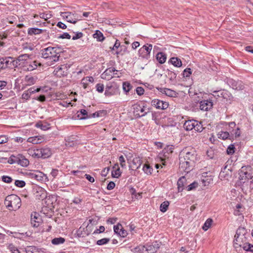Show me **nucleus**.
I'll return each instance as SVG.
<instances>
[{"label": "nucleus", "mask_w": 253, "mask_h": 253, "mask_svg": "<svg viewBox=\"0 0 253 253\" xmlns=\"http://www.w3.org/2000/svg\"><path fill=\"white\" fill-rule=\"evenodd\" d=\"M169 205V202L168 201L163 202L160 207V211L162 212H165L168 210Z\"/></svg>", "instance_id": "35"}, {"label": "nucleus", "mask_w": 253, "mask_h": 253, "mask_svg": "<svg viewBox=\"0 0 253 253\" xmlns=\"http://www.w3.org/2000/svg\"><path fill=\"white\" fill-rule=\"evenodd\" d=\"M242 247L246 251H249L253 253V245L249 243L248 242L244 244Z\"/></svg>", "instance_id": "44"}, {"label": "nucleus", "mask_w": 253, "mask_h": 253, "mask_svg": "<svg viewBox=\"0 0 253 253\" xmlns=\"http://www.w3.org/2000/svg\"><path fill=\"white\" fill-rule=\"evenodd\" d=\"M219 96H221L223 97L224 99H225L227 101H229L230 103L233 101V97L232 96L231 93H230L227 90H223L220 94V95H218Z\"/></svg>", "instance_id": "22"}, {"label": "nucleus", "mask_w": 253, "mask_h": 253, "mask_svg": "<svg viewBox=\"0 0 253 253\" xmlns=\"http://www.w3.org/2000/svg\"><path fill=\"white\" fill-rule=\"evenodd\" d=\"M161 242L159 241H155L150 245H146V246H143V248H146V251L148 253H154L156 252L160 248Z\"/></svg>", "instance_id": "8"}, {"label": "nucleus", "mask_w": 253, "mask_h": 253, "mask_svg": "<svg viewBox=\"0 0 253 253\" xmlns=\"http://www.w3.org/2000/svg\"><path fill=\"white\" fill-rule=\"evenodd\" d=\"M152 49V45L151 44H147L146 45H143V49L145 50L146 52L147 53V54L145 58H148L149 54L150 53V52ZM143 58H144V56H143Z\"/></svg>", "instance_id": "40"}, {"label": "nucleus", "mask_w": 253, "mask_h": 253, "mask_svg": "<svg viewBox=\"0 0 253 253\" xmlns=\"http://www.w3.org/2000/svg\"><path fill=\"white\" fill-rule=\"evenodd\" d=\"M15 62V61L13 60V58L11 57L1 58H0V69H5L11 64L14 65Z\"/></svg>", "instance_id": "9"}, {"label": "nucleus", "mask_w": 253, "mask_h": 253, "mask_svg": "<svg viewBox=\"0 0 253 253\" xmlns=\"http://www.w3.org/2000/svg\"><path fill=\"white\" fill-rule=\"evenodd\" d=\"M218 138H221L223 140H225L228 138H231V135L227 131H221L218 134Z\"/></svg>", "instance_id": "42"}, {"label": "nucleus", "mask_w": 253, "mask_h": 253, "mask_svg": "<svg viewBox=\"0 0 253 253\" xmlns=\"http://www.w3.org/2000/svg\"><path fill=\"white\" fill-rule=\"evenodd\" d=\"M227 153L228 155H232L235 152V147L234 145H230L227 149Z\"/></svg>", "instance_id": "56"}, {"label": "nucleus", "mask_w": 253, "mask_h": 253, "mask_svg": "<svg viewBox=\"0 0 253 253\" xmlns=\"http://www.w3.org/2000/svg\"><path fill=\"white\" fill-rule=\"evenodd\" d=\"M174 149V146L168 145L166 146L164 149V156L168 157V155L172 153Z\"/></svg>", "instance_id": "34"}, {"label": "nucleus", "mask_w": 253, "mask_h": 253, "mask_svg": "<svg viewBox=\"0 0 253 253\" xmlns=\"http://www.w3.org/2000/svg\"><path fill=\"white\" fill-rule=\"evenodd\" d=\"M207 157H209L210 159H214L215 158V152L211 148L208 149L207 151Z\"/></svg>", "instance_id": "49"}, {"label": "nucleus", "mask_w": 253, "mask_h": 253, "mask_svg": "<svg viewBox=\"0 0 253 253\" xmlns=\"http://www.w3.org/2000/svg\"><path fill=\"white\" fill-rule=\"evenodd\" d=\"M133 114L136 118L141 117L142 116V107L139 104H135L133 107Z\"/></svg>", "instance_id": "21"}, {"label": "nucleus", "mask_w": 253, "mask_h": 253, "mask_svg": "<svg viewBox=\"0 0 253 253\" xmlns=\"http://www.w3.org/2000/svg\"><path fill=\"white\" fill-rule=\"evenodd\" d=\"M142 164V161L139 157H135L133 158L132 163L130 165V167L133 170L138 169Z\"/></svg>", "instance_id": "19"}, {"label": "nucleus", "mask_w": 253, "mask_h": 253, "mask_svg": "<svg viewBox=\"0 0 253 253\" xmlns=\"http://www.w3.org/2000/svg\"><path fill=\"white\" fill-rule=\"evenodd\" d=\"M77 117L80 120H85L90 118L89 115H88L87 112L84 109H81L77 112Z\"/></svg>", "instance_id": "23"}, {"label": "nucleus", "mask_w": 253, "mask_h": 253, "mask_svg": "<svg viewBox=\"0 0 253 253\" xmlns=\"http://www.w3.org/2000/svg\"><path fill=\"white\" fill-rule=\"evenodd\" d=\"M41 218L37 212L32 213L31 215V223L33 227H37L39 226Z\"/></svg>", "instance_id": "15"}, {"label": "nucleus", "mask_w": 253, "mask_h": 253, "mask_svg": "<svg viewBox=\"0 0 253 253\" xmlns=\"http://www.w3.org/2000/svg\"><path fill=\"white\" fill-rule=\"evenodd\" d=\"M198 186V183L194 181L193 183L189 184L187 187V191H191L197 187Z\"/></svg>", "instance_id": "53"}, {"label": "nucleus", "mask_w": 253, "mask_h": 253, "mask_svg": "<svg viewBox=\"0 0 253 253\" xmlns=\"http://www.w3.org/2000/svg\"><path fill=\"white\" fill-rule=\"evenodd\" d=\"M227 83L234 89L242 90L245 89V84L241 81H235L231 79L228 80Z\"/></svg>", "instance_id": "7"}, {"label": "nucleus", "mask_w": 253, "mask_h": 253, "mask_svg": "<svg viewBox=\"0 0 253 253\" xmlns=\"http://www.w3.org/2000/svg\"><path fill=\"white\" fill-rule=\"evenodd\" d=\"M36 126L41 128L42 130H46L49 128V124L48 123L42 124L38 123L36 125Z\"/></svg>", "instance_id": "46"}, {"label": "nucleus", "mask_w": 253, "mask_h": 253, "mask_svg": "<svg viewBox=\"0 0 253 253\" xmlns=\"http://www.w3.org/2000/svg\"><path fill=\"white\" fill-rule=\"evenodd\" d=\"M132 87L131 84L128 82H125L123 84V89L126 93L128 92L132 88Z\"/></svg>", "instance_id": "37"}, {"label": "nucleus", "mask_w": 253, "mask_h": 253, "mask_svg": "<svg viewBox=\"0 0 253 253\" xmlns=\"http://www.w3.org/2000/svg\"><path fill=\"white\" fill-rule=\"evenodd\" d=\"M253 174V169L250 166L242 167L239 172L240 179L246 180L250 179Z\"/></svg>", "instance_id": "5"}, {"label": "nucleus", "mask_w": 253, "mask_h": 253, "mask_svg": "<svg viewBox=\"0 0 253 253\" xmlns=\"http://www.w3.org/2000/svg\"><path fill=\"white\" fill-rule=\"evenodd\" d=\"M28 153L30 156H32L33 157L40 158V153L38 149H29L28 150Z\"/></svg>", "instance_id": "39"}, {"label": "nucleus", "mask_w": 253, "mask_h": 253, "mask_svg": "<svg viewBox=\"0 0 253 253\" xmlns=\"http://www.w3.org/2000/svg\"><path fill=\"white\" fill-rule=\"evenodd\" d=\"M160 92L162 93L171 97H175L178 94V93L174 90L167 88H160Z\"/></svg>", "instance_id": "17"}, {"label": "nucleus", "mask_w": 253, "mask_h": 253, "mask_svg": "<svg viewBox=\"0 0 253 253\" xmlns=\"http://www.w3.org/2000/svg\"><path fill=\"white\" fill-rule=\"evenodd\" d=\"M250 234L247 233V229L243 227H239L234 236V245L235 248L238 246L241 247L248 242Z\"/></svg>", "instance_id": "3"}, {"label": "nucleus", "mask_w": 253, "mask_h": 253, "mask_svg": "<svg viewBox=\"0 0 253 253\" xmlns=\"http://www.w3.org/2000/svg\"><path fill=\"white\" fill-rule=\"evenodd\" d=\"M195 120H190L186 121L183 125V127L187 131L192 130L195 127Z\"/></svg>", "instance_id": "18"}, {"label": "nucleus", "mask_w": 253, "mask_h": 253, "mask_svg": "<svg viewBox=\"0 0 253 253\" xmlns=\"http://www.w3.org/2000/svg\"><path fill=\"white\" fill-rule=\"evenodd\" d=\"M169 62L176 67H180L182 65L181 60L178 57H171Z\"/></svg>", "instance_id": "26"}, {"label": "nucleus", "mask_w": 253, "mask_h": 253, "mask_svg": "<svg viewBox=\"0 0 253 253\" xmlns=\"http://www.w3.org/2000/svg\"><path fill=\"white\" fill-rule=\"evenodd\" d=\"M119 93V87L116 84H111L106 86L104 93L106 96H110L112 95H117Z\"/></svg>", "instance_id": "6"}, {"label": "nucleus", "mask_w": 253, "mask_h": 253, "mask_svg": "<svg viewBox=\"0 0 253 253\" xmlns=\"http://www.w3.org/2000/svg\"><path fill=\"white\" fill-rule=\"evenodd\" d=\"M212 222V220L211 218H208L204 224V225L202 227V229L204 231L208 230V229L211 226Z\"/></svg>", "instance_id": "43"}, {"label": "nucleus", "mask_w": 253, "mask_h": 253, "mask_svg": "<svg viewBox=\"0 0 253 253\" xmlns=\"http://www.w3.org/2000/svg\"><path fill=\"white\" fill-rule=\"evenodd\" d=\"M186 181L185 178L184 176L180 177L177 181V186L178 191H182L183 190L184 183Z\"/></svg>", "instance_id": "31"}, {"label": "nucleus", "mask_w": 253, "mask_h": 253, "mask_svg": "<svg viewBox=\"0 0 253 253\" xmlns=\"http://www.w3.org/2000/svg\"><path fill=\"white\" fill-rule=\"evenodd\" d=\"M96 90L100 93L103 92L104 90V85L102 84H97L96 85Z\"/></svg>", "instance_id": "59"}, {"label": "nucleus", "mask_w": 253, "mask_h": 253, "mask_svg": "<svg viewBox=\"0 0 253 253\" xmlns=\"http://www.w3.org/2000/svg\"><path fill=\"white\" fill-rule=\"evenodd\" d=\"M130 192L131 193L132 198H136L137 199H141L142 197L141 194L142 192H137L135 189L134 188H131L130 189Z\"/></svg>", "instance_id": "29"}, {"label": "nucleus", "mask_w": 253, "mask_h": 253, "mask_svg": "<svg viewBox=\"0 0 253 253\" xmlns=\"http://www.w3.org/2000/svg\"><path fill=\"white\" fill-rule=\"evenodd\" d=\"M213 103L211 101L204 100L200 102V109L204 111H207L212 108Z\"/></svg>", "instance_id": "14"}, {"label": "nucleus", "mask_w": 253, "mask_h": 253, "mask_svg": "<svg viewBox=\"0 0 253 253\" xmlns=\"http://www.w3.org/2000/svg\"><path fill=\"white\" fill-rule=\"evenodd\" d=\"M27 142L32 143L33 144H38L40 142V139L37 138V137H30L28 138Z\"/></svg>", "instance_id": "51"}, {"label": "nucleus", "mask_w": 253, "mask_h": 253, "mask_svg": "<svg viewBox=\"0 0 253 253\" xmlns=\"http://www.w3.org/2000/svg\"><path fill=\"white\" fill-rule=\"evenodd\" d=\"M41 90V88H35V87H32L30 88H29L27 91L31 95L32 94H33L34 93L39 92Z\"/></svg>", "instance_id": "58"}, {"label": "nucleus", "mask_w": 253, "mask_h": 253, "mask_svg": "<svg viewBox=\"0 0 253 253\" xmlns=\"http://www.w3.org/2000/svg\"><path fill=\"white\" fill-rule=\"evenodd\" d=\"M67 67L65 65H62L60 66L56 67L53 73L55 75L58 77H61L67 75Z\"/></svg>", "instance_id": "11"}, {"label": "nucleus", "mask_w": 253, "mask_h": 253, "mask_svg": "<svg viewBox=\"0 0 253 253\" xmlns=\"http://www.w3.org/2000/svg\"><path fill=\"white\" fill-rule=\"evenodd\" d=\"M241 131L239 127H237L236 129L232 130L231 131V138H229L230 139L233 138L234 137L237 138L240 136Z\"/></svg>", "instance_id": "36"}, {"label": "nucleus", "mask_w": 253, "mask_h": 253, "mask_svg": "<svg viewBox=\"0 0 253 253\" xmlns=\"http://www.w3.org/2000/svg\"><path fill=\"white\" fill-rule=\"evenodd\" d=\"M115 71L118 72V70H116L115 68H108L101 74V78L109 80L114 77L113 72H115Z\"/></svg>", "instance_id": "12"}, {"label": "nucleus", "mask_w": 253, "mask_h": 253, "mask_svg": "<svg viewBox=\"0 0 253 253\" xmlns=\"http://www.w3.org/2000/svg\"><path fill=\"white\" fill-rule=\"evenodd\" d=\"M122 226L121 224L118 223L116 225H114V232L117 234H119L120 232V229L122 228Z\"/></svg>", "instance_id": "60"}, {"label": "nucleus", "mask_w": 253, "mask_h": 253, "mask_svg": "<svg viewBox=\"0 0 253 253\" xmlns=\"http://www.w3.org/2000/svg\"><path fill=\"white\" fill-rule=\"evenodd\" d=\"M25 82L27 85H31L36 83V79L32 76H26L25 78Z\"/></svg>", "instance_id": "32"}, {"label": "nucleus", "mask_w": 253, "mask_h": 253, "mask_svg": "<svg viewBox=\"0 0 253 253\" xmlns=\"http://www.w3.org/2000/svg\"><path fill=\"white\" fill-rule=\"evenodd\" d=\"M93 38L99 42H102L105 39L103 34L99 30H97L93 34Z\"/></svg>", "instance_id": "33"}, {"label": "nucleus", "mask_w": 253, "mask_h": 253, "mask_svg": "<svg viewBox=\"0 0 253 253\" xmlns=\"http://www.w3.org/2000/svg\"><path fill=\"white\" fill-rule=\"evenodd\" d=\"M168 75L169 77L170 80H172L176 78L177 74L173 71L169 70Z\"/></svg>", "instance_id": "61"}, {"label": "nucleus", "mask_w": 253, "mask_h": 253, "mask_svg": "<svg viewBox=\"0 0 253 253\" xmlns=\"http://www.w3.org/2000/svg\"><path fill=\"white\" fill-rule=\"evenodd\" d=\"M41 52L42 57L51 60L53 63L59 60V54L62 52V48L59 47L49 46L42 49Z\"/></svg>", "instance_id": "2"}, {"label": "nucleus", "mask_w": 253, "mask_h": 253, "mask_svg": "<svg viewBox=\"0 0 253 253\" xmlns=\"http://www.w3.org/2000/svg\"><path fill=\"white\" fill-rule=\"evenodd\" d=\"M61 16L64 19H66L67 21L71 23L75 24L78 21V19L75 18H73L72 16L74 14L71 12H61Z\"/></svg>", "instance_id": "16"}, {"label": "nucleus", "mask_w": 253, "mask_h": 253, "mask_svg": "<svg viewBox=\"0 0 253 253\" xmlns=\"http://www.w3.org/2000/svg\"><path fill=\"white\" fill-rule=\"evenodd\" d=\"M109 241H110L109 238H103V239L98 240L96 242V244L99 246H102V245L107 244L108 243H109Z\"/></svg>", "instance_id": "50"}, {"label": "nucleus", "mask_w": 253, "mask_h": 253, "mask_svg": "<svg viewBox=\"0 0 253 253\" xmlns=\"http://www.w3.org/2000/svg\"><path fill=\"white\" fill-rule=\"evenodd\" d=\"M8 247L13 253H19L18 250L13 245L10 244Z\"/></svg>", "instance_id": "64"}, {"label": "nucleus", "mask_w": 253, "mask_h": 253, "mask_svg": "<svg viewBox=\"0 0 253 253\" xmlns=\"http://www.w3.org/2000/svg\"><path fill=\"white\" fill-rule=\"evenodd\" d=\"M17 164L22 167H27L29 164V161L28 159H26L22 155H17Z\"/></svg>", "instance_id": "20"}, {"label": "nucleus", "mask_w": 253, "mask_h": 253, "mask_svg": "<svg viewBox=\"0 0 253 253\" xmlns=\"http://www.w3.org/2000/svg\"><path fill=\"white\" fill-rule=\"evenodd\" d=\"M119 161L120 163V165L122 168L125 167L126 164H125V158L123 155H121L119 158Z\"/></svg>", "instance_id": "63"}, {"label": "nucleus", "mask_w": 253, "mask_h": 253, "mask_svg": "<svg viewBox=\"0 0 253 253\" xmlns=\"http://www.w3.org/2000/svg\"><path fill=\"white\" fill-rule=\"evenodd\" d=\"M156 59L161 64L164 63L167 59V56L166 54L162 52H158L156 54Z\"/></svg>", "instance_id": "25"}, {"label": "nucleus", "mask_w": 253, "mask_h": 253, "mask_svg": "<svg viewBox=\"0 0 253 253\" xmlns=\"http://www.w3.org/2000/svg\"><path fill=\"white\" fill-rule=\"evenodd\" d=\"M192 74L191 69L189 68H187L183 72L182 75L183 77H189Z\"/></svg>", "instance_id": "52"}, {"label": "nucleus", "mask_w": 253, "mask_h": 253, "mask_svg": "<svg viewBox=\"0 0 253 253\" xmlns=\"http://www.w3.org/2000/svg\"><path fill=\"white\" fill-rule=\"evenodd\" d=\"M35 180L39 181H42L47 179V176L43 172L36 170L35 171Z\"/></svg>", "instance_id": "24"}, {"label": "nucleus", "mask_w": 253, "mask_h": 253, "mask_svg": "<svg viewBox=\"0 0 253 253\" xmlns=\"http://www.w3.org/2000/svg\"><path fill=\"white\" fill-rule=\"evenodd\" d=\"M153 169L150 167L148 164H145L143 165V171L147 174H151Z\"/></svg>", "instance_id": "48"}, {"label": "nucleus", "mask_w": 253, "mask_h": 253, "mask_svg": "<svg viewBox=\"0 0 253 253\" xmlns=\"http://www.w3.org/2000/svg\"><path fill=\"white\" fill-rule=\"evenodd\" d=\"M65 240L64 238L58 237L55 238L51 240V243L53 245H57L63 244L65 242Z\"/></svg>", "instance_id": "38"}, {"label": "nucleus", "mask_w": 253, "mask_h": 253, "mask_svg": "<svg viewBox=\"0 0 253 253\" xmlns=\"http://www.w3.org/2000/svg\"><path fill=\"white\" fill-rule=\"evenodd\" d=\"M194 125L195 127L194 129L197 132H201L204 129V127L201 122L195 120V124Z\"/></svg>", "instance_id": "41"}, {"label": "nucleus", "mask_w": 253, "mask_h": 253, "mask_svg": "<svg viewBox=\"0 0 253 253\" xmlns=\"http://www.w3.org/2000/svg\"><path fill=\"white\" fill-rule=\"evenodd\" d=\"M43 31V30L41 29L31 28L28 29V34L30 35H38L42 33Z\"/></svg>", "instance_id": "28"}, {"label": "nucleus", "mask_w": 253, "mask_h": 253, "mask_svg": "<svg viewBox=\"0 0 253 253\" xmlns=\"http://www.w3.org/2000/svg\"><path fill=\"white\" fill-rule=\"evenodd\" d=\"M4 203L10 211H16L21 206V201L20 197L14 194L7 196L5 199Z\"/></svg>", "instance_id": "4"}, {"label": "nucleus", "mask_w": 253, "mask_h": 253, "mask_svg": "<svg viewBox=\"0 0 253 253\" xmlns=\"http://www.w3.org/2000/svg\"><path fill=\"white\" fill-rule=\"evenodd\" d=\"M38 66H42V64L40 62H38L37 61H34L31 64L29 65V67L28 68V69L30 71H32L34 69H36Z\"/></svg>", "instance_id": "45"}, {"label": "nucleus", "mask_w": 253, "mask_h": 253, "mask_svg": "<svg viewBox=\"0 0 253 253\" xmlns=\"http://www.w3.org/2000/svg\"><path fill=\"white\" fill-rule=\"evenodd\" d=\"M152 105L158 109L165 110L169 107V103L167 102L163 101L159 99H154L152 101Z\"/></svg>", "instance_id": "10"}, {"label": "nucleus", "mask_w": 253, "mask_h": 253, "mask_svg": "<svg viewBox=\"0 0 253 253\" xmlns=\"http://www.w3.org/2000/svg\"><path fill=\"white\" fill-rule=\"evenodd\" d=\"M106 114V111L105 110H99L98 111L95 112L94 113L89 114L90 118H96V117H101L104 116Z\"/></svg>", "instance_id": "30"}, {"label": "nucleus", "mask_w": 253, "mask_h": 253, "mask_svg": "<svg viewBox=\"0 0 253 253\" xmlns=\"http://www.w3.org/2000/svg\"><path fill=\"white\" fill-rule=\"evenodd\" d=\"M14 183L17 187L20 188H22L26 185L25 182L23 180H16Z\"/></svg>", "instance_id": "54"}, {"label": "nucleus", "mask_w": 253, "mask_h": 253, "mask_svg": "<svg viewBox=\"0 0 253 253\" xmlns=\"http://www.w3.org/2000/svg\"><path fill=\"white\" fill-rule=\"evenodd\" d=\"M30 55L28 54H24L22 55H19L17 59V61H16V63L17 64L18 63V61H22L27 60V58H30Z\"/></svg>", "instance_id": "47"}, {"label": "nucleus", "mask_w": 253, "mask_h": 253, "mask_svg": "<svg viewBox=\"0 0 253 253\" xmlns=\"http://www.w3.org/2000/svg\"><path fill=\"white\" fill-rule=\"evenodd\" d=\"M38 149L39 151L40 158H47L50 157L52 155V151L48 147H44Z\"/></svg>", "instance_id": "13"}, {"label": "nucleus", "mask_w": 253, "mask_h": 253, "mask_svg": "<svg viewBox=\"0 0 253 253\" xmlns=\"http://www.w3.org/2000/svg\"><path fill=\"white\" fill-rule=\"evenodd\" d=\"M1 180L3 182L7 183H10L12 181V178L9 176L6 175H3L1 176Z\"/></svg>", "instance_id": "55"}, {"label": "nucleus", "mask_w": 253, "mask_h": 253, "mask_svg": "<svg viewBox=\"0 0 253 253\" xmlns=\"http://www.w3.org/2000/svg\"><path fill=\"white\" fill-rule=\"evenodd\" d=\"M71 37V36L68 33H64L63 34L60 35L58 37V39H70Z\"/></svg>", "instance_id": "62"}, {"label": "nucleus", "mask_w": 253, "mask_h": 253, "mask_svg": "<svg viewBox=\"0 0 253 253\" xmlns=\"http://www.w3.org/2000/svg\"><path fill=\"white\" fill-rule=\"evenodd\" d=\"M113 170L112 171V176L115 178H118L121 174L120 169L118 164H115L113 167Z\"/></svg>", "instance_id": "27"}, {"label": "nucleus", "mask_w": 253, "mask_h": 253, "mask_svg": "<svg viewBox=\"0 0 253 253\" xmlns=\"http://www.w3.org/2000/svg\"><path fill=\"white\" fill-rule=\"evenodd\" d=\"M8 162L10 164H17V156H14L12 155L8 160Z\"/></svg>", "instance_id": "57"}, {"label": "nucleus", "mask_w": 253, "mask_h": 253, "mask_svg": "<svg viewBox=\"0 0 253 253\" xmlns=\"http://www.w3.org/2000/svg\"><path fill=\"white\" fill-rule=\"evenodd\" d=\"M196 151L193 148L183 149L179 155V169L181 171L188 173L199 160Z\"/></svg>", "instance_id": "1"}]
</instances>
